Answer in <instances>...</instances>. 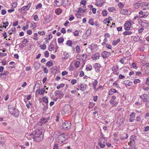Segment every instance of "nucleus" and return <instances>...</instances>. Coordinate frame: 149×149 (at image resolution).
<instances>
[{
    "instance_id": "4d7b16f0",
    "label": "nucleus",
    "mask_w": 149,
    "mask_h": 149,
    "mask_svg": "<svg viewBox=\"0 0 149 149\" xmlns=\"http://www.w3.org/2000/svg\"><path fill=\"white\" fill-rule=\"evenodd\" d=\"M33 19L36 21L38 20V16L37 15H35L33 17Z\"/></svg>"
},
{
    "instance_id": "72a5a7b5",
    "label": "nucleus",
    "mask_w": 149,
    "mask_h": 149,
    "mask_svg": "<svg viewBox=\"0 0 149 149\" xmlns=\"http://www.w3.org/2000/svg\"><path fill=\"white\" fill-rule=\"evenodd\" d=\"M136 136L134 135H132L131 136V141L130 142L132 143V141H134V139H136Z\"/></svg>"
},
{
    "instance_id": "e433bc0d",
    "label": "nucleus",
    "mask_w": 149,
    "mask_h": 149,
    "mask_svg": "<svg viewBox=\"0 0 149 149\" xmlns=\"http://www.w3.org/2000/svg\"><path fill=\"white\" fill-rule=\"evenodd\" d=\"M53 65V63L50 61H48L46 64L49 67L52 66Z\"/></svg>"
},
{
    "instance_id": "cd10ccee",
    "label": "nucleus",
    "mask_w": 149,
    "mask_h": 149,
    "mask_svg": "<svg viewBox=\"0 0 149 149\" xmlns=\"http://www.w3.org/2000/svg\"><path fill=\"white\" fill-rule=\"evenodd\" d=\"M9 72L8 71H5L4 72V73H1L0 74V77H2V76H6L7 74H9Z\"/></svg>"
},
{
    "instance_id": "09e8293b",
    "label": "nucleus",
    "mask_w": 149,
    "mask_h": 149,
    "mask_svg": "<svg viewBox=\"0 0 149 149\" xmlns=\"http://www.w3.org/2000/svg\"><path fill=\"white\" fill-rule=\"evenodd\" d=\"M38 33L40 35H45V32L44 31H39L38 32Z\"/></svg>"
},
{
    "instance_id": "13d9d810",
    "label": "nucleus",
    "mask_w": 149,
    "mask_h": 149,
    "mask_svg": "<svg viewBox=\"0 0 149 149\" xmlns=\"http://www.w3.org/2000/svg\"><path fill=\"white\" fill-rule=\"evenodd\" d=\"M73 33L74 36H77L79 35V31L77 30L75 31V32H74Z\"/></svg>"
},
{
    "instance_id": "2eb2a0df",
    "label": "nucleus",
    "mask_w": 149,
    "mask_h": 149,
    "mask_svg": "<svg viewBox=\"0 0 149 149\" xmlns=\"http://www.w3.org/2000/svg\"><path fill=\"white\" fill-rule=\"evenodd\" d=\"M142 2L141 1H139L135 3L133 5V6L134 8L136 9L138 8L140 6H141Z\"/></svg>"
},
{
    "instance_id": "58836bf2",
    "label": "nucleus",
    "mask_w": 149,
    "mask_h": 149,
    "mask_svg": "<svg viewBox=\"0 0 149 149\" xmlns=\"http://www.w3.org/2000/svg\"><path fill=\"white\" fill-rule=\"evenodd\" d=\"M64 86V84H61L58 85L57 87L56 88L58 89H59L60 88L63 87Z\"/></svg>"
},
{
    "instance_id": "423d86ee",
    "label": "nucleus",
    "mask_w": 149,
    "mask_h": 149,
    "mask_svg": "<svg viewBox=\"0 0 149 149\" xmlns=\"http://www.w3.org/2000/svg\"><path fill=\"white\" fill-rule=\"evenodd\" d=\"M110 55L111 53L110 52L104 51L102 52L101 55L103 58H105L108 57Z\"/></svg>"
},
{
    "instance_id": "f704fd0d",
    "label": "nucleus",
    "mask_w": 149,
    "mask_h": 149,
    "mask_svg": "<svg viewBox=\"0 0 149 149\" xmlns=\"http://www.w3.org/2000/svg\"><path fill=\"white\" fill-rule=\"evenodd\" d=\"M76 50L77 53H79L80 52V47L79 46H77L76 47Z\"/></svg>"
},
{
    "instance_id": "7ed1b4c3",
    "label": "nucleus",
    "mask_w": 149,
    "mask_h": 149,
    "mask_svg": "<svg viewBox=\"0 0 149 149\" xmlns=\"http://www.w3.org/2000/svg\"><path fill=\"white\" fill-rule=\"evenodd\" d=\"M71 123L69 121H66L64 122L62 125L63 128L65 130H67L69 129L71 127Z\"/></svg>"
},
{
    "instance_id": "f8f14e48",
    "label": "nucleus",
    "mask_w": 149,
    "mask_h": 149,
    "mask_svg": "<svg viewBox=\"0 0 149 149\" xmlns=\"http://www.w3.org/2000/svg\"><path fill=\"white\" fill-rule=\"evenodd\" d=\"M100 56V54L99 53H96L92 56V58L93 60H96L99 59Z\"/></svg>"
},
{
    "instance_id": "0e129e2a",
    "label": "nucleus",
    "mask_w": 149,
    "mask_h": 149,
    "mask_svg": "<svg viewBox=\"0 0 149 149\" xmlns=\"http://www.w3.org/2000/svg\"><path fill=\"white\" fill-rule=\"evenodd\" d=\"M17 5V3L16 2L13 3V5L12 6V7H13V8H15L16 7Z\"/></svg>"
},
{
    "instance_id": "473e14b6",
    "label": "nucleus",
    "mask_w": 149,
    "mask_h": 149,
    "mask_svg": "<svg viewBox=\"0 0 149 149\" xmlns=\"http://www.w3.org/2000/svg\"><path fill=\"white\" fill-rule=\"evenodd\" d=\"M101 68V66L100 64V66L95 69V71L97 72H99L100 71V69Z\"/></svg>"
},
{
    "instance_id": "ea45409f",
    "label": "nucleus",
    "mask_w": 149,
    "mask_h": 149,
    "mask_svg": "<svg viewBox=\"0 0 149 149\" xmlns=\"http://www.w3.org/2000/svg\"><path fill=\"white\" fill-rule=\"evenodd\" d=\"M45 91V89L43 88L39 91L38 92V93L40 94H43Z\"/></svg>"
},
{
    "instance_id": "680f3d73",
    "label": "nucleus",
    "mask_w": 149,
    "mask_h": 149,
    "mask_svg": "<svg viewBox=\"0 0 149 149\" xmlns=\"http://www.w3.org/2000/svg\"><path fill=\"white\" fill-rule=\"evenodd\" d=\"M49 56V53L47 51H46L45 53V56L46 57H48Z\"/></svg>"
},
{
    "instance_id": "aec40b11",
    "label": "nucleus",
    "mask_w": 149,
    "mask_h": 149,
    "mask_svg": "<svg viewBox=\"0 0 149 149\" xmlns=\"http://www.w3.org/2000/svg\"><path fill=\"white\" fill-rule=\"evenodd\" d=\"M132 30H131L130 31H126L124 32L123 33V34L124 35H130L132 34V33H134V32L133 31H132Z\"/></svg>"
},
{
    "instance_id": "c03bdc74",
    "label": "nucleus",
    "mask_w": 149,
    "mask_h": 149,
    "mask_svg": "<svg viewBox=\"0 0 149 149\" xmlns=\"http://www.w3.org/2000/svg\"><path fill=\"white\" fill-rule=\"evenodd\" d=\"M89 23L92 25H94V22L93 19H90L89 20Z\"/></svg>"
},
{
    "instance_id": "a211bd4d",
    "label": "nucleus",
    "mask_w": 149,
    "mask_h": 149,
    "mask_svg": "<svg viewBox=\"0 0 149 149\" xmlns=\"http://www.w3.org/2000/svg\"><path fill=\"white\" fill-rule=\"evenodd\" d=\"M28 41L27 39H24L22 42V45L23 47H24L28 44Z\"/></svg>"
},
{
    "instance_id": "603ef678",
    "label": "nucleus",
    "mask_w": 149,
    "mask_h": 149,
    "mask_svg": "<svg viewBox=\"0 0 149 149\" xmlns=\"http://www.w3.org/2000/svg\"><path fill=\"white\" fill-rule=\"evenodd\" d=\"M77 81L76 79H73L71 80V83L72 85H74L77 83Z\"/></svg>"
},
{
    "instance_id": "4be33fe9",
    "label": "nucleus",
    "mask_w": 149,
    "mask_h": 149,
    "mask_svg": "<svg viewBox=\"0 0 149 149\" xmlns=\"http://www.w3.org/2000/svg\"><path fill=\"white\" fill-rule=\"evenodd\" d=\"M120 39H118L116 40H113L112 42V44L114 46L116 45L118 43L120 42Z\"/></svg>"
},
{
    "instance_id": "f257e3e1",
    "label": "nucleus",
    "mask_w": 149,
    "mask_h": 149,
    "mask_svg": "<svg viewBox=\"0 0 149 149\" xmlns=\"http://www.w3.org/2000/svg\"><path fill=\"white\" fill-rule=\"evenodd\" d=\"M30 136L34 138V141L37 142L42 141L43 138L42 131L40 130L33 131Z\"/></svg>"
},
{
    "instance_id": "2f4dec72",
    "label": "nucleus",
    "mask_w": 149,
    "mask_h": 149,
    "mask_svg": "<svg viewBox=\"0 0 149 149\" xmlns=\"http://www.w3.org/2000/svg\"><path fill=\"white\" fill-rule=\"evenodd\" d=\"M54 48V46L52 43H51L49 46V51H52Z\"/></svg>"
},
{
    "instance_id": "79ce46f5",
    "label": "nucleus",
    "mask_w": 149,
    "mask_h": 149,
    "mask_svg": "<svg viewBox=\"0 0 149 149\" xmlns=\"http://www.w3.org/2000/svg\"><path fill=\"white\" fill-rule=\"evenodd\" d=\"M55 13L57 15H59V14L61 12V10L58 9H57L55 10Z\"/></svg>"
},
{
    "instance_id": "f3484780",
    "label": "nucleus",
    "mask_w": 149,
    "mask_h": 149,
    "mask_svg": "<svg viewBox=\"0 0 149 149\" xmlns=\"http://www.w3.org/2000/svg\"><path fill=\"white\" fill-rule=\"evenodd\" d=\"M131 25L130 23H126L125 25V29L126 30L128 31L130 29V27Z\"/></svg>"
},
{
    "instance_id": "bb28decb",
    "label": "nucleus",
    "mask_w": 149,
    "mask_h": 149,
    "mask_svg": "<svg viewBox=\"0 0 149 149\" xmlns=\"http://www.w3.org/2000/svg\"><path fill=\"white\" fill-rule=\"evenodd\" d=\"M64 40V39L63 38H60L58 39V42L59 43H62Z\"/></svg>"
},
{
    "instance_id": "c756f323",
    "label": "nucleus",
    "mask_w": 149,
    "mask_h": 149,
    "mask_svg": "<svg viewBox=\"0 0 149 149\" xmlns=\"http://www.w3.org/2000/svg\"><path fill=\"white\" fill-rule=\"evenodd\" d=\"M86 10L84 9L83 10L82 8H79V9L77 10V13H83L85 11H86Z\"/></svg>"
},
{
    "instance_id": "1a4fd4ad",
    "label": "nucleus",
    "mask_w": 149,
    "mask_h": 149,
    "mask_svg": "<svg viewBox=\"0 0 149 149\" xmlns=\"http://www.w3.org/2000/svg\"><path fill=\"white\" fill-rule=\"evenodd\" d=\"M77 57V58H79V57L81 58V60L83 61H84L86 60L87 57V55L86 54H83L82 55H79L78 54Z\"/></svg>"
},
{
    "instance_id": "a18cd8bd",
    "label": "nucleus",
    "mask_w": 149,
    "mask_h": 149,
    "mask_svg": "<svg viewBox=\"0 0 149 149\" xmlns=\"http://www.w3.org/2000/svg\"><path fill=\"white\" fill-rule=\"evenodd\" d=\"M139 39L138 36H135L133 38V40L135 42H137Z\"/></svg>"
},
{
    "instance_id": "393cba45",
    "label": "nucleus",
    "mask_w": 149,
    "mask_h": 149,
    "mask_svg": "<svg viewBox=\"0 0 149 149\" xmlns=\"http://www.w3.org/2000/svg\"><path fill=\"white\" fill-rule=\"evenodd\" d=\"M74 62H75V63L74 65V66L75 67V68H78L80 66V62L78 61H74Z\"/></svg>"
},
{
    "instance_id": "4c0bfd02",
    "label": "nucleus",
    "mask_w": 149,
    "mask_h": 149,
    "mask_svg": "<svg viewBox=\"0 0 149 149\" xmlns=\"http://www.w3.org/2000/svg\"><path fill=\"white\" fill-rule=\"evenodd\" d=\"M29 9V8L27 6H23L22 8V9L24 11H26L28 10Z\"/></svg>"
},
{
    "instance_id": "dca6fc26",
    "label": "nucleus",
    "mask_w": 149,
    "mask_h": 149,
    "mask_svg": "<svg viewBox=\"0 0 149 149\" xmlns=\"http://www.w3.org/2000/svg\"><path fill=\"white\" fill-rule=\"evenodd\" d=\"M118 69V67L117 66H114L113 67L112 70L115 74H118V73L117 72Z\"/></svg>"
},
{
    "instance_id": "5701e85b",
    "label": "nucleus",
    "mask_w": 149,
    "mask_h": 149,
    "mask_svg": "<svg viewBox=\"0 0 149 149\" xmlns=\"http://www.w3.org/2000/svg\"><path fill=\"white\" fill-rule=\"evenodd\" d=\"M12 115H14L16 117H18L19 115V113L18 110L16 109L14 111V113Z\"/></svg>"
},
{
    "instance_id": "a878e982",
    "label": "nucleus",
    "mask_w": 149,
    "mask_h": 149,
    "mask_svg": "<svg viewBox=\"0 0 149 149\" xmlns=\"http://www.w3.org/2000/svg\"><path fill=\"white\" fill-rule=\"evenodd\" d=\"M80 89L83 91L86 88V85L84 84H81L80 86Z\"/></svg>"
},
{
    "instance_id": "052dcab7",
    "label": "nucleus",
    "mask_w": 149,
    "mask_h": 149,
    "mask_svg": "<svg viewBox=\"0 0 149 149\" xmlns=\"http://www.w3.org/2000/svg\"><path fill=\"white\" fill-rule=\"evenodd\" d=\"M106 47L108 49H111L112 48V46L110 45H109L108 44H107L106 45Z\"/></svg>"
},
{
    "instance_id": "9d476101",
    "label": "nucleus",
    "mask_w": 149,
    "mask_h": 149,
    "mask_svg": "<svg viewBox=\"0 0 149 149\" xmlns=\"http://www.w3.org/2000/svg\"><path fill=\"white\" fill-rule=\"evenodd\" d=\"M64 0H56L55 4L57 6H60L63 5L64 3Z\"/></svg>"
},
{
    "instance_id": "7c9ffc66",
    "label": "nucleus",
    "mask_w": 149,
    "mask_h": 149,
    "mask_svg": "<svg viewBox=\"0 0 149 149\" xmlns=\"http://www.w3.org/2000/svg\"><path fill=\"white\" fill-rule=\"evenodd\" d=\"M98 144L100 147L101 148H103L105 147V144L102 143L100 142H99Z\"/></svg>"
},
{
    "instance_id": "338daca9",
    "label": "nucleus",
    "mask_w": 149,
    "mask_h": 149,
    "mask_svg": "<svg viewBox=\"0 0 149 149\" xmlns=\"http://www.w3.org/2000/svg\"><path fill=\"white\" fill-rule=\"evenodd\" d=\"M144 131L145 132H148L149 131V127L148 126H146L145 128Z\"/></svg>"
},
{
    "instance_id": "bf43d9fd",
    "label": "nucleus",
    "mask_w": 149,
    "mask_h": 149,
    "mask_svg": "<svg viewBox=\"0 0 149 149\" xmlns=\"http://www.w3.org/2000/svg\"><path fill=\"white\" fill-rule=\"evenodd\" d=\"M98 83L97 81L95 80L94 81L93 83L92 84L93 86H96Z\"/></svg>"
},
{
    "instance_id": "3c124183",
    "label": "nucleus",
    "mask_w": 149,
    "mask_h": 149,
    "mask_svg": "<svg viewBox=\"0 0 149 149\" xmlns=\"http://www.w3.org/2000/svg\"><path fill=\"white\" fill-rule=\"evenodd\" d=\"M86 3V1L85 0H82L80 2V4L83 5L84 6H85Z\"/></svg>"
},
{
    "instance_id": "b1692460",
    "label": "nucleus",
    "mask_w": 149,
    "mask_h": 149,
    "mask_svg": "<svg viewBox=\"0 0 149 149\" xmlns=\"http://www.w3.org/2000/svg\"><path fill=\"white\" fill-rule=\"evenodd\" d=\"M116 90L114 89H111L109 91V95H112L113 93H117Z\"/></svg>"
},
{
    "instance_id": "ddd939ff",
    "label": "nucleus",
    "mask_w": 149,
    "mask_h": 149,
    "mask_svg": "<svg viewBox=\"0 0 149 149\" xmlns=\"http://www.w3.org/2000/svg\"><path fill=\"white\" fill-rule=\"evenodd\" d=\"M120 12L123 15H128L130 14V12L127 9H121Z\"/></svg>"
},
{
    "instance_id": "c9c22d12",
    "label": "nucleus",
    "mask_w": 149,
    "mask_h": 149,
    "mask_svg": "<svg viewBox=\"0 0 149 149\" xmlns=\"http://www.w3.org/2000/svg\"><path fill=\"white\" fill-rule=\"evenodd\" d=\"M92 69V66L91 65H88L86 68V69L88 71L91 70Z\"/></svg>"
},
{
    "instance_id": "69168bd1",
    "label": "nucleus",
    "mask_w": 149,
    "mask_h": 149,
    "mask_svg": "<svg viewBox=\"0 0 149 149\" xmlns=\"http://www.w3.org/2000/svg\"><path fill=\"white\" fill-rule=\"evenodd\" d=\"M61 33H65L66 32V31L64 28H62L61 29Z\"/></svg>"
},
{
    "instance_id": "4468645a",
    "label": "nucleus",
    "mask_w": 149,
    "mask_h": 149,
    "mask_svg": "<svg viewBox=\"0 0 149 149\" xmlns=\"http://www.w3.org/2000/svg\"><path fill=\"white\" fill-rule=\"evenodd\" d=\"M135 113L132 112L130 114V116L129 121L130 122H132L134 120L135 117Z\"/></svg>"
},
{
    "instance_id": "49530a36",
    "label": "nucleus",
    "mask_w": 149,
    "mask_h": 149,
    "mask_svg": "<svg viewBox=\"0 0 149 149\" xmlns=\"http://www.w3.org/2000/svg\"><path fill=\"white\" fill-rule=\"evenodd\" d=\"M142 63H143V65L144 66V67H147L149 66V63H143V62H141Z\"/></svg>"
},
{
    "instance_id": "f03ea898",
    "label": "nucleus",
    "mask_w": 149,
    "mask_h": 149,
    "mask_svg": "<svg viewBox=\"0 0 149 149\" xmlns=\"http://www.w3.org/2000/svg\"><path fill=\"white\" fill-rule=\"evenodd\" d=\"M58 138L59 141L62 143L65 141L68 138L67 136L64 133L60 134L58 136Z\"/></svg>"
},
{
    "instance_id": "37998d69",
    "label": "nucleus",
    "mask_w": 149,
    "mask_h": 149,
    "mask_svg": "<svg viewBox=\"0 0 149 149\" xmlns=\"http://www.w3.org/2000/svg\"><path fill=\"white\" fill-rule=\"evenodd\" d=\"M46 46L45 44L41 45L40 46V47L41 49L45 50L46 49Z\"/></svg>"
},
{
    "instance_id": "a19ab883",
    "label": "nucleus",
    "mask_w": 149,
    "mask_h": 149,
    "mask_svg": "<svg viewBox=\"0 0 149 149\" xmlns=\"http://www.w3.org/2000/svg\"><path fill=\"white\" fill-rule=\"evenodd\" d=\"M107 14V11L106 10H104L102 11V14L103 16H106Z\"/></svg>"
},
{
    "instance_id": "8fccbe9b",
    "label": "nucleus",
    "mask_w": 149,
    "mask_h": 149,
    "mask_svg": "<svg viewBox=\"0 0 149 149\" xmlns=\"http://www.w3.org/2000/svg\"><path fill=\"white\" fill-rule=\"evenodd\" d=\"M118 6L120 8H122L124 6V4L120 2L118 4Z\"/></svg>"
},
{
    "instance_id": "20e7f679",
    "label": "nucleus",
    "mask_w": 149,
    "mask_h": 149,
    "mask_svg": "<svg viewBox=\"0 0 149 149\" xmlns=\"http://www.w3.org/2000/svg\"><path fill=\"white\" fill-rule=\"evenodd\" d=\"M141 8L142 10H146V11H147V10L149 9V3L142 2Z\"/></svg>"
},
{
    "instance_id": "6e6d98bb",
    "label": "nucleus",
    "mask_w": 149,
    "mask_h": 149,
    "mask_svg": "<svg viewBox=\"0 0 149 149\" xmlns=\"http://www.w3.org/2000/svg\"><path fill=\"white\" fill-rule=\"evenodd\" d=\"M140 80L139 79H135L134 81V84H136L138 83H140Z\"/></svg>"
},
{
    "instance_id": "9b49d317",
    "label": "nucleus",
    "mask_w": 149,
    "mask_h": 149,
    "mask_svg": "<svg viewBox=\"0 0 149 149\" xmlns=\"http://www.w3.org/2000/svg\"><path fill=\"white\" fill-rule=\"evenodd\" d=\"M8 108L10 113L11 115L13 114L14 113V111L16 109L13 107L11 105H9L8 106Z\"/></svg>"
},
{
    "instance_id": "774afa93",
    "label": "nucleus",
    "mask_w": 149,
    "mask_h": 149,
    "mask_svg": "<svg viewBox=\"0 0 149 149\" xmlns=\"http://www.w3.org/2000/svg\"><path fill=\"white\" fill-rule=\"evenodd\" d=\"M53 149H58V145L56 144H54Z\"/></svg>"
},
{
    "instance_id": "412c9836",
    "label": "nucleus",
    "mask_w": 149,
    "mask_h": 149,
    "mask_svg": "<svg viewBox=\"0 0 149 149\" xmlns=\"http://www.w3.org/2000/svg\"><path fill=\"white\" fill-rule=\"evenodd\" d=\"M95 4L96 6L100 7H101L103 5L101 0H97Z\"/></svg>"
},
{
    "instance_id": "0eeeda50",
    "label": "nucleus",
    "mask_w": 149,
    "mask_h": 149,
    "mask_svg": "<svg viewBox=\"0 0 149 149\" xmlns=\"http://www.w3.org/2000/svg\"><path fill=\"white\" fill-rule=\"evenodd\" d=\"M47 122V120L45 119V118L43 117L40 119L38 125H39L41 126L42 124H45Z\"/></svg>"
},
{
    "instance_id": "e2e57ef3",
    "label": "nucleus",
    "mask_w": 149,
    "mask_h": 149,
    "mask_svg": "<svg viewBox=\"0 0 149 149\" xmlns=\"http://www.w3.org/2000/svg\"><path fill=\"white\" fill-rule=\"evenodd\" d=\"M38 34L37 33H35L34 34V38L33 39L35 40H37L38 39Z\"/></svg>"
},
{
    "instance_id": "864d4df0",
    "label": "nucleus",
    "mask_w": 149,
    "mask_h": 149,
    "mask_svg": "<svg viewBox=\"0 0 149 149\" xmlns=\"http://www.w3.org/2000/svg\"><path fill=\"white\" fill-rule=\"evenodd\" d=\"M42 5L41 3H39L36 7V9H38L39 8H41L42 7Z\"/></svg>"
},
{
    "instance_id": "5fc2aeb1",
    "label": "nucleus",
    "mask_w": 149,
    "mask_h": 149,
    "mask_svg": "<svg viewBox=\"0 0 149 149\" xmlns=\"http://www.w3.org/2000/svg\"><path fill=\"white\" fill-rule=\"evenodd\" d=\"M109 11L110 12H113V10H115V8L114 7H110L108 9Z\"/></svg>"
},
{
    "instance_id": "6e6552de",
    "label": "nucleus",
    "mask_w": 149,
    "mask_h": 149,
    "mask_svg": "<svg viewBox=\"0 0 149 149\" xmlns=\"http://www.w3.org/2000/svg\"><path fill=\"white\" fill-rule=\"evenodd\" d=\"M148 97V95L145 94H143L140 97L141 99L144 102H146L147 101Z\"/></svg>"
},
{
    "instance_id": "de8ad7c7",
    "label": "nucleus",
    "mask_w": 149,
    "mask_h": 149,
    "mask_svg": "<svg viewBox=\"0 0 149 149\" xmlns=\"http://www.w3.org/2000/svg\"><path fill=\"white\" fill-rule=\"evenodd\" d=\"M43 101L46 103H48V99L47 98L45 97L43 98Z\"/></svg>"
},
{
    "instance_id": "6ab92c4d",
    "label": "nucleus",
    "mask_w": 149,
    "mask_h": 149,
    "mask_svg": "<svg viewBox=\"0 0 149 149\" xmlns=\"http://www.w3.org/2000/svg\"><path fill=\"white\" fill-rule=\"evenodd\" d=\"M141 25L143 28H146L149 25V24L142 21Z\"/></svg>"
},
{
    "instance_id": "39448f33",
    "label": "nucleus",
    "mask_w": 149,
    "mask_h": 149,
    "mask_svg": "<svg viewBox=\"0 0 149 149\" xmlns=\"http://www.w3.org/2000/svg\"><path fill=\"white\" fill-rule=\"evenodd\" d=\"M139 14L140 15H142L141 16H139V18H145L146 17L148 14V12L146 11V12H144L143 10H140L139 13Z\"/></svg>"
},
{
    "instance_id": "c85d7f7f",
    "label": "nucleus",
    "mask_w": 149,
    "mask_h": 149,
    "mask_svg": "<svg viewBox=\"0 0 149 149\" xmlns=\"http://www.w3.org/2000/svg\"><path fill=\"white\" fill-rule=\"evenodd\" d=\"M66 44L68 46H72V42L70 40H68Z\"/></svg>"
}]
</instances>
